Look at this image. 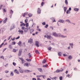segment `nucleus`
I'll list each match as a JSON object with an SVG mask.
<instances>
[{
    "label": "nucleus",
    "mask_w": 80,
    "mask_h": 80,
    "mask_svg": "<svg viewBox=\"0 0 80 80\" xmlns=\"http://www.w3.org/2000/svg\"><path fill=\"white\" fill-rule=\"evenodd\" d=\"M65 21L68 22V23H71V22H70V20H69V19H67Z\"/></svg>",
    "instance_id": "nucleus-24"
},
{
    "label": "nucleus",
    "mask_w": 80,
    "mask_h": 80,
    "mask_svg": "<svg viewBox=\"0 0 80 80\" xmlns=\"http://www.w3.org/2000/svg\"><path fill=\"white\" fill-rule=\"evenodd\" d=\"M30 54V53H29L28 55H29V58H31V57H32V54Z\"/></svg>",
    "instance_id": "nucleus-43"
},
{
    "label": "nucleus",
    "mask_w": 80,
    "mask_h": 80,
    "mask_svg": "<svg viewBox=\"0 0 80 80\" xmlns=\"http://www.w3.org/2000/svg\"><path fill=\"white\" fill-rule=\"evenodd\" d=\"M13 10H12L11 9L10 10V14H11L12 15V14H13Z\"/></svg>",
    "instance_id": "nucleus-32"
},
{
    "label": "nucleus",
    "mask_w": 80,
    "mask_h": 80,
    "mask_svg": "<svg viewBox=\"0 0 80 80\" xmlns=\"http://www.w3.org/2000/svg\"><path fill=\"white\" fill-rule=\"evenodd\" d=\"M3 44H4V42H3L2 43V44L0 45V48H2V45H3Z\"/></svg>",
    "instance_id": "nucleus-45"
},
{
    "label": "nucleus",
    "mask_w": 80,
    "mask_h": 80,
    "mask_svg": "<svg viewBox=\"0 0 80 80\" xmlns=\"http://www.w3.org/2000/svg\"><path fill=\"white\" fill-rule=\"evenodd\" d=\"M25 23H27V22H28V19H25Z\"/></svg>",
    "instance_id": "nucleus-50"
},
{
    "label": "nucleus",
    "mask_w": 80,
    "mask_h": 80,
    "mask_svg": "<svg viewBox=\"0 0 80 80\" xmlns=\"http://www.w3.org/2000/svg\"><path fill=\"white\" fill-rule=\"evenodd\" d=\"M52 80H57V77H53L52 78Z\"/></svg>",
    "instance_id": "nucleus-44"
},
{
    "label": "nucleus",
    "mask_w": 80,
    "mask_h": 80,
    "mask_svg": "<svg viewBox=\"0 0 80 80\" xmlns=\"http://www.w3.org/2000/svg\"><path fill=\"white\" fill-rule=\"evenodd\" d=\"M38 70L39 71V72H42V68H38Z\"/></svg>",
    "instance_id": "nucleus-33"
},
{
    "label": "nucleus",
    "mask_w": 80,
    "mask_h": 80,
    "mask_svg": "<svg viewBox=\"0 0 80 80\" xmlns=\"http://www.w3.org/2000/svg\"><path fill=\"white\" fill-rule=\"evenodd\" d=\"M42 24L43 25H46V23H45V22H44L42 23Z\"/></svg>",
    "instance_id": "nucleus-41"
},
{
    "label": "nucleus",
    "mask_w": 80,
    "mask_h": 80,
    "mask_svg": "<svg viewBox=\"0 0 80 80\" xmlns=\"http://www.w3.org/2000/svg\"><path fill=\"white\" fill-rule=\"evenodd\" d=\"M7 50V48H5L4 49H3V50L2 51L3 52H4L5 50Z\"/></svg>",
    "instance_id": "nucleus-49"
},
{
    "label": "nucleus",
    "mask_w": 80,
    "mask_h": 80,
    "mask_svg": "<svg viewBox=\"0 0 80 80\" xmlns=\"http://www.w3.org/2000/svg\"><path fill=\"white\" fill-rule=\"evenodd\" d=\"M43 76V75H38L37 76V77H41Z\"/></svg>",
    "instance_id": "nucleus-53"
},
{
    "label": "nucleus",
    "mask_w": 80,
    "mask_h": 80,
    "mask_svg": "<svg viewBox=\"0 0 80 80\" xmlns=\"http://www.w3.org/2000/svg\"><path fill=\"white\" fill-rule=\"evenodd\" d=\"M48 66V65L46 64L45 65H43V67H47Z\"/></svg>",
    "instance_id": "nucleus-46"
},
{
    "label": "nucleus",
    "mask_w": 80,
    "mask_h": 80,
    "mask_svg": "<svg viewBox=\"0 0 80 80\" xmlns=\"http://www.w3.org/2000/svg\"><path fill=\"white\" fill-rule=\"evenodd\" d=\"M28 15L29 17H32V15H33L32 14L29 13L28 14Z\"/></svg>",
    "instance_id": "nucleus-31"
},
{
    "label": "nucleus",
    "mask_w": 80,
    "mask_h": 80,
    "mask_svg": "<svg viewBox=\"0 0 80 80\" xmlns=\"http://www.w3.org/2000/svg\"><path fill=\"white\" fill-rule=\"evenodd\" d=\"M32 80H37V79L35 78H32Z\"/></svg>",
    "instance_id": "nucleus-64"
},
{
    "label": "nucleus",
    "mask_w": 80,
    "mask_h": 80,
    "mask_svg": "<svg viewBox=\"0 0 80 80\" xmlns=\"http://www.w3.org/2000/svg\"><path fill=\"white\" fill-rule=\"evenodd\" d=\"M34 31V30L33 29H31L30 30V33H32V32Z\"/></svg>",
    "instance_id": "nucleus-22"
},
{
    "label": "nucleus",
    "mask_w": 80,
    "mask_h": 80,
    "mask_svg": "<svg viewBox=\"0 0 80 80\" xmlns=\"http://www.w3.org/2000/svg\"><path fill=\"white\" fill-rule=\"evenodd\" d=\"M19 53H21L22 54V49H20L19 51Z\"/></svg>",
    "instance_id": "nucleus-28"
},
{
    "label": "nucleus",
    "mask_w": 80,
    "mask_h": 80,
    "mask_svg": "<svg viewBox=\"0 0 80 80\" xmlns=\"http://www.w3.org/2000/svg\"><path fill=\"white\" fill-rule=\"evenodd\" d=\"M35 53H38V54H40V52H38V50H36L35 51Z\"/></svg>",
    "instance_id": "nucleus-30"
},
{
    "label": "nucleus",
    "mask_w": 80,
    "mask_h": 80,
    "mask_svg": "<svg viewBox=\"0 0 80 80\" xmlns=\"http://www.w3.org/2000/svg\"><path fill=\"white\" fill-rule=\"evenodd\" d=\"M52 35L55 37H61V38H67L66 36H64L62 35L61 33H57L56 32H54L52 33Z\"/></svg>",
    "instance_id": "nucleus-1"
},
{
    "label": "nucleus",
    "mask_w": 80,
    "mask_h": 80,
    "mask_svg": "<svg viewBox=\"0 0 80 80\" xmlns=\"http://www.w3.org/2000/svg\"><path fill=\"white\" fill-rule=\"evenodd\" d=\"M12 52H17V50L16 49H13Z\"/></svg>",
    "instance_id": "nucleus-47"
},
{
    "label": "nucleus",
    "mask_w": 80,
    "mask_h": 80,
    "mask_svg": "<svg viewBox=\"0 0 80 80\" xmlns=\"http://www.w3.org/2000/svg\"><path fill=\"white\" fill-rule=\"evenodd\" d=\"M37 30H38V31H39V32H41V30L40 29H37Z\"/></svg>",
    "instance_id": "nucleus-61"
},
{
    "label": "nucleus",
    "mask_w": 80,
    "mask_h": 80,
    "mask_svg": "<svg viewBox=\"0 0 80 80\" xmlns=\"http://www.w3.org/2000/svg\"><path fill=\"white\" fill-rule=\"evenodd\" d=\"M0 58H2L3 60H4V57L3 56H0Z\"/></svg>",
    "instance_id": "nucleus-37"
},
{
    "label": "nucleus",
    "mask_w": 80,
    "mask_h": 80,
    "mask_svg": "<svg viewBox=\"0 0 80 80\" xmlns=\"http://www.w3.org/2000/svg\"><path fill=\"white\" fill-rule=\"evenodd\" d=\"M18 32H19V33H21V35H23V31L22 30H20V29H19L18 31Z\"/></svg>",
    "instance_id": "nucleus-10"
},
{
    "label": "nucleus",
    "mask_w": 80,
    "mask_h": 80,
    "mask_svg": "<svg viewBox=\"0 0 80 80\" xmlns=\"http://www.w3.org/2000/svg\"><path fill=\"white\" fill-rule=\"evenodd\" d=\"M42 63H46V60L45 59H44L42 62Z\"/></svg>",
    "instance_id": "nucleus-36"
},
{
    "label": "nucleus",
    "mask_w": 80,
    "mask_h": 80,
    "mask_svg": "<svg viewBox=\"0 0 80 80\" xmlns=\"http://www.w3.org/2000/svg\"><path fill=\"white\" fill-rule=\"evenodd\" d=\"M63 69H62L61 70H59V69H57L56 70V71L54 72V73H60V72H63Z\"/></svg>",
    "instance_id": "nucleus-3"
},
{
    "label": "nucleus",
    "mask_w": 80,
    "mask_h": 80,
    "mask_svg": "<svg viewBox=\"0 0 80 80\" xmlns=\"http://www.w3.org/2000/svg\"><path fill=\"white\" fill-rule=\"evenodd\" d=\"M59 79L60 80H62V76L60 77Z\"/></svg>",
    "instance_id": "nucleus-56"
},
{
    "label": "nucleus",
    "mask_w": 80,
    "mask_h": 80,
    "mask_svg": "<svg viewBox=\"0 0 80 80\" xmlns=\"http://www.w3.org/2000/svg\"><path fill=\"white\" fill-rule=\"evenodd\" d=\"M22 26H23V27H25V23H23L22 24L20 25V27H22Z\"/></svg>",
    "instance_id": "nucleus-29"
},
{
    "label": "nucleus",
    "mask_w": 80,
    "mask_h": 80,
    "mask_svg": "<svg viewBox=\"0 0 80 80\" xmlns=\"http://www.w3.org/2000/svg\"><path fill=\"white\" fill-rule=\"evenodd\" d=\"M63 9H64V13H65V12H66V11H67V7H64Z\"/></svg>",
    "instance_id": "nucleus-19"
},
{
    "label": "nucleus",
    "mask_w": 80,
    "mask_h": 80,
    "mask_svg": "<svg viewBox=\"0 0 80 80\" xmlns=\"http://www.w3.org/2000/svg\"><path fill=\"white\" fill-rule=\"evenodd\" d=\"M65 3L66 5H68V1L67 0H65Z\"/></svg>",
    "instance_id": "nucleus-34"
},
{
    "label": "nucleus",
    "mask_w": 80,
    "mask_h": 80,
    "mask_svg": "<svg viewBox=\"0 0 80 80\" xmlns=\"http://www.w3.org/2000/svg\"><path fill=\"white\" fill-rule=\"evenodd\" d=\"M59 22H60V23H63L64 22V20L63 19H60L59 21H58Z\"/></svg>",
    "instance_id": "nucleus-14"
},
{
    "label": "nucleus",
    "mask_w": 80,
    "mask_h": 80,
    "mask_svg": "<svg viewBox=\"0 0 80 80\" xmlns=\"http://www.w3.org/2000/svg\"><path fill=\"white\" fill-rule=\"evenodd\" d=\"M68 58L69 60H72V56H71L70 55L68 57Z\"/></svg>",
    "instance_id": "nucleus-26"
},
{
    "label": "nucleus",
    "mask_w": 80,
    "mask_h": 80,
    "mask_svg": "<svg viewBox=\"0 0 80 80\" xmlns=\"http://www.w3.org/2000/svg\"><path fill=\"white\" fill-rule=\"evenodd\" d=\"M28 14V12H25L24 13L22 14V16H23V17H25V15Z\"/></svg>",
    "instance_id": "nucleus-11"
},
{
    "label": "nucleus",
    "mask_w": 80,
    "mask_h": 80,
    "mask_svg": "<svg viewBox=\"0 0 80 80\" xmlns=\"http://www.w3.org/2000/svg\"><path fill=\"white\" fill-rule=\"evenodd\" d=\"M22 54H21V53H20L19 52H18V56H21V55Z\"/></svg>",
    "instance_id": "nucleus-57"
},
{
    "label": "nucleus",
    "mask_w": 80,
    "mask_h": 80,
    "mask_svg": "<svg viewBox=\"0 0 80 80\" xmlns=\"http://www.w3.org/2000/svg\"><path fill=\"white\" fill-rule=\"evenodd\" d=\"M19 59L22 61L21 62V63L22 64H23L25 62V60L23 59V58H19Z\"/></svg>",
    "instance_id": "nucleus-5"
},
{
    "label": "nucleus",
    "mask_w": 80,
    "mask_h": 80,
    "mask_svg": "<svg viewBox=\"0 0 80 80\" xmlns=\"http://www.w3.org/2000/svg\"><path fill=\"white\" fill-rule=\"evenodd\" d=\"M25 28L24 27H22L21 28V29H22V30H25Z\"/></svg>",
    "instance_id": "nucleus-52"
},
{
    "label": "nucleus",
    "mask_w": 80,
    "mask_h": 80,
    "mask_svg": "<svg viewBox=\"0 0 80 80\" xmlns=\"http://www.w3.org/2000/svg\"><path fill=\"white\" fill-rule=\"evenodd\" d=\"M68 50H70V46H69L68 47Z\"/></svg>",
    "instance_id": "nucleus-63"
},
{
    "label": "nucleus",
    "mask_w": 80,
    "mask_h": 80,
    "mask_svg": "<svg viewBox=\"0 0 80 80\" xmlns=\"http://www.w3.org/2000/svg\"><path fill=\"white\" fill-rule=\"evenodd\" d=\"M24 72L25 73H30V72H32V71H30V70H24Z\"/></svg>",
    "instance_id": "nucleus-9"
},
{
    "label": "nucleus",
    "mask_w": 80,
    "mask_h": 80,
    "mask_svg": "<svg viewBox=\"0 0 80 80\" xmlns=\"http://www.w3.org/2000/svg\"><path fill=\"white\" fill-rule=\"evenodd\" d=\"M46 36L47 39H50L52 37V34L50 32H48Z\"/></svg>",
    "instance_id": "nucleus-2"
},
{
    "label": "nucleus",
    "mask_w": 80,
    "mask_h": 80,
    "mask_svg": "<svg viewBox=\"0 0 80 80\" xmlns=\"http://www.w3.org/2000/svg\"><path fill=\"white\" fill-rule=\"evenodd\" d=\"M26 60H27V62H30V61H31V59H26Z\"/></svg>",
    "instance_id": "nucleus-40"
},
{
    "label": "nucleus",
    "mask_w": 80,
    "mask_h": 80,
    "mask_svg": "<svg viewBox=\"0 0 80 80\" xmlns=\"http://www.w3.org/2000/svg\"><path fill=\"white\" fill-rule=\"evenodd\" d=\"M28 29L27 28H25V29H24V31L25 33H27L28 32Z\"/></svg>",
    "instance_id": "nucleus-16"
},
{
    "label": "nucleus",
    "mask_w": 80,
    "mask_h": 80,
    "mask_svg": "<svg viewBox=\"0 0 80 80\" xmlns=\"http://www.w3.org/2000/svg\"><path fill=\"white\" fill-rule=\"evenodd\" d=\"M43 78H44V79H45V77H46V76L45 75H42V76Z\"/></svg>",
    "instance_id": "nucleus-54"
},
{
    "label": "nucleus",
    "mask_w": 80,
    "mask_h": 80,
    "mask_svg": "<svg viewBox=\"0 0 80 80\" xmlns=\"http://www.w3.org/2000/svg\"><path fill=\"white\" fill-rule=\"evenodd\" d=\"M48 24H47L44 27L45 28H48Z\"/></svg>",
    "instance_id": "nucleus-39"
},
{
    "label": "nucleus",
    "mask_w": 80,
    "mask_h": 80,
    "mask_svg": "<svg viewBox=\"0 0 80 80\" xmlns=\"http://www.w3.org/2000/svg\"><path fill=\"white\" fill-rule=\"evenodd\" d=\"M69 12V10H68L66 12V13H67V14H68Z\"/></svg>",
    "instance_id": "nucleus-58"
},
{
    "label": "nucleus",
    "mask_w": 80,
    "mask_h": 80,
    "mask_svg": "<svg viewBox=\"0 0 80 80\" xmlns=\"http://www.w3.org/2000/svg\"><path fill=\"white\" fill-rule=\"evenodd\" d=\"M10 75L11 76H13V72H11L10 74Z\"/></svg>",
    "instance_id": "nucleus-35"
},
{
    "label": "nucleus",
    "mask_w": 80,
    "mask_h": 80,
    "mask_svg": "<svg viewBox=\"0 0 80 80\" xmlns=\"http://www.w3.org/2000/svg\"><path fill=\"white\" fill-rule=\"evenodd\" d=\"M19 72H20V73H23V70L22 69H20L19 70Z\"/></svg>",
    "instance_id": "nucleus-12"
},
{
    "label": "nucleus",
    "mask_w": 80,
    "mask_h": 80,
    "mask_svg": "<svg viewBox=\"0 0 80 80\" xmlns=\"http://www.w3.org/2000/svg\"><path fill=\"white\" fill-rule=\"evenodd\" d=\"M52 48H51L50 47H49L48 48V50H51V49H52Z\"/></svg>",
    "instance_id": "nucleus-48"
},
{
    "label": "nucleus",
    "mask_w": 80,
    "mask_h": 80,
    "mask_svg": "<svg viewBox=\"0 0 80 80\" xmlns=\"http://www.w3.org/2000/svg\"><path fill=\"white\" fill-rule=\"evenodd\" d=\"M69 45L70 46H71V48H73V43H69Z\"/></svg>",
    "instance_id": "nucleus-17"
},
{
    "label": "nucleus",
    "mask_w": 80,
    "mask_h": 80,
    "mask_svg": "<svg viewBox=\"0 0 80 80\" xmlns=\"http://www.w3.org/2000/svg\"><path fill=\"white\" fill-rule=\"evenodd\" d=\"M51 20H53V22H56V21H55V18H51Z\"/></svg>",
    "instance_id": "nucleus-23"
},
{
    "label": "nucleus",
    "mask_w": 80,
    "mask_h": 80,
    "mask_svg": "<svg viewBox=\"0 0 80 80\" xmlns=\"http://www.w3.org/2000/svg\"><path fill=\"white\" fill-rule=\"evenodd\" d=\"M24 66L25 67L26 66L27 67H28V62H26L24 64Z\"/></svg>",
    "instance_id": "nucleus-13"
},
{
    "label": "nucleus",
    "mask_w": 80,
    "mask_h": 80,
    "mask_svg": "<svg viewBox=\"0 0 80 80\" xmlns=\"http://www.w3.org/2000/svg\"><path fill=\"white\" fill-rule=\"evenodd\" d=\"M19 38H20V36H18V37L16 38V39L17 40V39H18Z\"/></svg>",
    "instance_id": "nucleus-62"
},
{
    "label": "nucleus",
    "mask_w": 80,
    "mask_h": 80,
    "mask_svg": "<svg viewBox=\"0 0 80 80\" xmlns=\"http://www.w3.org/2000/svg\"><path fill=\"white\" fill-rule=\"evenodd\" d=\"M15 73H17V74H19V72L17 69H15L14 71Z\"/></svg>",
    "instance_id": "nucleus-15"
},
{
    "label": "nucleus",
    "mask_w": 80,
    "mask_h": 80,
    "mask_svg": "<svg viewBox=\"0 0 80 80\" xmlns=\"http://www.w3.org/2000/svg\"><path fill=\"white\" fill-rule=\"evenodd\" d=\"M16 42L15 41L13 42H12V45H15L16 44Z\"/></svg>",
    "instance_id": "nucleus-38"
},
{
    "label": "nucleus",
    "mask_w": 80,
    "mask_h": 80,
    "mask_svg": "<svg viewBox=\"0 0 80 80\" xmlns=\"http://www.w3.org/2000/svg\"><path fill=\"white\" fill-rule=\"evenodd\" d=\"M41 11H42V10L40 8H38L37 12L38 14H40V13H41Z\"/></svg>",
    "instance_id": "nucleus-7"
},
{
    "label": "nucleus",
    "mask_w": 80,
    "mask_h": 80,
    "mask_svg": "<svg viewBox=\"0 0 80 80\" xmlns=\"http://www.w3.org/2000/svg\"><path fill=\"white\" fill-rule=\"evenodd\" d=\"M8 72H9V71H8L6 70L5 71V73H8Z\"/></svg>",
    "instance_id": "nucleus-51"
},
{
    "label": "nucleus",
    "mask_w": 80,
    "mask_h": 80,
    "mask_svg": "<svg viewBox=\"0 0 80 80\" xmlns=\"http://www.w3.org/2000/svg\"><path fill=\"white\" fill-rule=\"evenodd\" d=\"M3 12H7V10H5V8H3Z\"/></svg>",
    "instance_id": "nucleus-60"
},
{
    "label": "nucleus",
    "mask_w": 80,
    "mask_h": 80,
    "mask_svg": "<svg viewBox=\"0 0 80 80\" xmlns=\"http://www.w3.org/2000/svg\"><path fill=\"white\" fill-rule=\"evenodd\" d=\"M13 65H14V66H16V63L13 62Z\"/></svg>",
    "instance_id": "nucleus-59"
},
{
    "label": "nucleus",
    "mask_w": 80,
    "mask_h": 80,
    "mask_svg": "<svg viewBox=\"0 0 80 80\" xmlns=\"http://www.w3.org/2000/svg\"><path fill=\"white\" fill-rule=\"evenodd\" d=\"M39 42L38 41H36L35 42V45H36V47H39Z\"/></svg>",
    "instance_id": "nucleus-8"
},
{
    "label": "nucleus",
    "mask_w": 80,
    "mask_h": 80,
    "mask_svg": "<svg viewBox=\"0 0 80 80\" xmlns=\"http://www.w3.org/2000/svg\"><path fill=\"white\" fill-rule=\"evenodd\" d=\"M44 4V2H42L41 3V6H43V5Z\"/></svg>",
    "instance_id": "nucleus-55"
},
{
    "label": "nucleus",
    "mask_w": 80,
    "mask_h": 80,
    "mask_svg": "<svg viewBox=\"0 0 80 80\" xmlns=\"http://www.w3.org/2000/svg\"><path fill=\"white\" fill-rule=\"evenodd\" d=\"M74 10L75 11V12H78L79 10V9L78 8H74Z\"/></svg>",
    "instance_id": "nucleus-21"
},
{
    "label": "nucleus",
    "mask_w": 80,
    "mask_h": 80,
    "mask_svg": "<svg viewBox=\"0 0 80 80\" xmlns=\"http://www.w3.org/2000/svg\"><path fill=\"white\" fill-rule=\"evenodd\" d=\"M26 26L27 28H28V23H26Z\"/></svg>",
    "instance_id": "nucleus-42"
},
{
    "label": "nucleus",
    "mask_w": 80,
    "mask_h": 80,
    "mask_svg": "<svg viewBox=\"0 0 80 80\" xmlns=\"http://www.w3.org/2000/svg\"><path fill=\"white\" fill-rule=\"evenodd\" d=\"M15 28V26L14 24H12L11 26V28H10V30L11 31L12 30H13V29H14Z\"/></svg>",
    "instance_id": "nucleus-4"
},
{
    "label": "nucleus",
    "mask_w": 80,
    "mask_h": 80,
    "mask_svg": "<svg viewBox=\"0 0 80 80\" xmlns=\"http://www.w3.org/2000/svg\"><path fill=\"white\" fill-rule=\"evenodd\" d=\"M8 48H9L10 49H12V44L9 45Z\"/></svg>",
    "instance_id": "nucleus-25"
},
{
    "label": "nucleus",
    "mask_w": 80,
    "mask_h": 80,
    "mask_svg": "<svg viewBox=\"0 0 80 80\" xmlns=\"http://www.w3.org/2000/svg\"><path fill=\"white\" fill-rule=\"evenodd\" d=\"M58 56H62V52H58Z\"/></svg>",
    "instance_id": "nucleus-27"
},
{
    "label": "nucleus",
    "mask_w": 80,
    "mask_h": 80,
    "mask_svg": "<svg viewBox=\"0 0 80 80\" xmlns=\"http://www.w3.org/2000/svg\"><path fill=\"white\" fill-rule=\"evenodd\" d=\"M7 21V18H6L5 19L3 20V23H6V22Z\"/></svg>",
    "instance_id": "nucleus-20"
},
{
    "label": "nucleus",
    "mask_w": 80,
    "mask_h": 80,
    "mask_svg": "<svg viewBox=\"0 0 80 80\" xmlns=\"http://www.w3.org/2000/svg\"><path fill=\"white\" fill-rule=\"evenodd\" d=\"M28 43H33V38H31L30 39L28 40Z\"/></svg>",
    "instance_id": "nucleus-6"
},
{
    "label": "nucleus",
    "mask_w": 80,
    "mask_h": 80,
    "mask_svg": "<svg viewBox=\"0 0 80 80\" xmlns=\"http://www.w3.org/2000/svg\"><path fill=\"white\" fill-rule=\"evenodd\" d=\"M22 43V42L21 41H19L18 43V44L20 47H22V45L21 44Z\"/></svg>",
    "instance_id": "nucleus-18"
}]
</instances>
